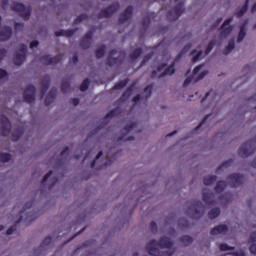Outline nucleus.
Masks as SVG:
<instances>
[{"label": "nucleus", "mask_w": 256, "mask_h": 256, "mask_svg": "<svg viewBox=\"0 0 256 256\" xmlns=\"http://www.w3.org/2000/svg\"><path fill=\"white\" fill-rule=\"evenodd\" d=\"M50 85H51V79L49 78V76H45L41 82V97H44V95L49 90Z\"/></svg>", "instance_id": "23"}, {"label": "nucleus", "mask_w": 256, "mask_h": 256, "mask_svg": "<svg viewBox=\"0 0 256 256\" xmlns=\"http://www.w3.org/2000/svg\"><path fill=\"white\" fill-rule=\"evenodd\" d=\"M19 51H20V55H27V45L21 44Z\"/></svg>", "instance_id": "57"}, {"label": "nucleus", "mask_w": 256, "mask_h": 256, "mask_svg": "<svg viewBox=\"0 0 256 256\" xmlns=\"http://www.w3.org/2000/svg\"><path fill=\"white\" fill-rule=\"evenodd\" d=\"M246 35H247V22H245L240 26V31L238 33V38H237L238 43H241V41L245 39Z\"/></svg>", "instance_id": "25"}, {"label": "nucleus", "mask_w": 256, "mask_h": 256, "mask_svg": "<svg viewBox=\"0 0 256 256\" xmlns=\"http://www.w3.org/2000/svg\"><path fill=\"white\" fill-rule=\"evenodd\" d=\"M219 215H221V209H219V208H212L208 212L209 219H217V217H219Z\"/></svg>", "instance_id": "32"}, {"label": "nucleus", "mask_w": 256, "mask_h": 256, "mask_svg": "<svg viewBox=\"0 0 256 256\" xmlns=\"http://www.w3.org/2000/svg\"><path fill=\"white\" fill-rule=\"evenodd\" d=\"M249 7V0L245 1V4L235 12V17H243L245 13H247V9Z\"/></svg>", "instance_id": "27"}, {"label": "nucleus", "mask_w": 256, "mask_h": 256, "mask_svg": "<svg viewBox=\"0 0 256 256\" xmlns=\"http://www.w3.org/2000/svg\"><path fill=\"white\" fill-rule=\"evenodd\" d=\"M190 55H192V63H197L201 55H203V51L193 50Z\"/></svg>", "instance_id": "38"}, {"label": "nucleus", "mask_w": 256, "mask_h": 256, "mask_svg": "<svg viewBox=\"0 0 256 256\" xmlns=\"http://www.w3.org/2000/svg\"><path fill=\"white\" fill-rule=\"evenodd\" d=\"M10 37H13V29L9 26H4L0 30V41H9Z\"/></svg>", "instance_id": "17"}, {"label": "nucleus", "mask_w": 256, "mask_h": 256, "mask_svg": "<svg viewBox=\"0 0 256 256\" xmlns=\"http://www.w3.org/2000/svg\"><path fill=\"white\" fill-rule=\"evenodd\" d=\"M69 89H71V82H69L68 80H63L61 83L62 93H67V91H69Z\"/></svg>", "instance_id": "39"}, {"label": "nucleus", "mask_w": 256, "mask_h": 256, "mask_svg": "<svg viewBox=\"0 0 256 256\" xmlns=\"http://www.w3.org/2000/svg\"><path fill=\"white\" fill-rule=\"evenodd\" d=\"M180 243L184 244L185 247H189L193 243V237L189 235H184L180 238Z\"/></svg>", "instance_id": "33"}, {"label": "nucleus", "mask_w": 256, "mask_h": 256, "mask_svg": "<svg viewBox=\"0 0 256 256\" xmlns=\"http://www.w3.org/2000/svg\"><path fill=\"white\" fill-rule=\"evenodd\" d=\"M26 57L27 56L25 54L16 53L13 60L14 65H17L18 67L21 66L22 63H25Z\"/></svg>", "instance_id": "26"}, {"label": "nucleus", "mask_w": 256, "mask_h": 256, "mask_svg": "<svg viewBox=\"0 0 256 256\" xmlns=\"http://www.w3.org/2000/svg\"><path fill=\"white\" fill-rule=\"evenodd\" d=\"M244 179V176L239 173L230 174L227 177L230 187H239L240 185H243Z\"/></svg>", "instance_id": "11"}, {"label": "nucleus", "mask_w": 256, "mask_h": 256, "mask_svg": "<svg viewBox=\"0 0 256 256\" xmlns=\"http://www.w3.org/2000/svg\"><path fill=\"white\" fill-rule=\"evenodd\" d=\"M133 16V6H128L123 13L119 15V23H126Z\"/></svg>", "instance_id": "16"}, {"label": "nucleus", "mask_w": 256, "mask_h": 256, "mask_svg": "<svg viewBox=\"0 0 256 256\" xmlns=\"http://www.w3.org/2000/svg\"><path fill=\"white\" fill-rule=\"evenodd\" d=\"M205 213V206L200 200L194 201L189 206L187 214L190 215L191 219H201Z\"/></svg>", "instance_id": "3"}, {"label": "nucleus", "mask_w": 256, "mask_h": 256, "mask_svg": "<svg viewBox=\"0 0 256 256\" xmlns=\"http://www.w3.org/2000/svg\"><path fill=\"white\" fill-rule=\"evenodd\" d=\"M250 253H252V255H256V244L255 243H252L250 245Z\"/></svg>", "instance_id": "61"}, {"label": "nucleus", "mask_w": 256, "mask_h": 256, "mask_svg": "<svg viewBox=\"0 0 256 256\" xmlns=\"http://www.w3.org/2000/svg\"><path fill=\"white\" fill-rule=\"evenodd\" d=\"M226 188H227V182L220 180L217 182L215 186V191L216 193H223Z\"/></svg>", "instance_id": "30"}, {"label": "nucleus", "mask_w": 256, "mask_h": 256, "mask_svg": "<svg viewBox=\"0 0 256 256\" xmlns=\"http://www.w3.org/2000/svg\"><path fill=\"white\" fill-rule=\"evenodd\" d=\"M189 49H191V44H187L186 46H184L182 51L179 52V54L176 56L174 62L170 66L167 67L166 63L160 64L156 70L152 71V74H151L152 79H155V77H158L159 79H161L162 77H165L166 75H174L175 63H177V61H179L181 59V57H183V55H185V53H187V51H189Z\"/></svg>", "instance_id": "1"}, {"label": "nucleus", "mask_w": 256, "mask_h": 256, "mask_svg": "<svg viewBox=\"0 0 256 256\" xmlns=\"http://www.w3.org/2000/svg\"><path fill=\"white\" fill-rule=\"evenodd\" d=\"M230 165H233V160H231V159H229V160L223 162V163L221 164V166H219V167L216 169L217 173H219V171H221V169H223V168H225V167H230Z\"/></svg>", "instance_id": "47"}, {"label": "nucleus", "mask_w": 256, "mask_h": 256, "mask_svg": "<svg viewBox=\"0 0 256 256\" xmlns=\"http://www.w3.org/2000/svg\"><path fill=\"white\" fill-rule=\"evenodd\" d=\"M202 201H204L206 205H215V194H213V192L204 190L202 193Z\"/></svg>", "instance_id": "18"}, {"label": "nucleus", "mask_w": 256, "mask_h": 256, "mask_svg": "<svg viewBox=\"0 0 256 256\" xmlns=\"http://www.w3.org/2000/svg\"><path fill=\"white\" fill-rule=\"evenodd\" d=\"M235 49V41L228 42V45L225 47L223 54L229 55Z\"/></svg>", "instance_id": "36"}, {"label": "nucleus", "mask_w": 256, "mask_h": 256, "mask_svg": "<svg viewBox=\"0 0 256 256\" xmlns=\"http://www.w3.org/2000/svg\"><path fill=\"white\" fill-rule=\"evenodd\" d=\"M76 31H77L76 29L60 30V31H56L55 35L56 37H73Z\"/></svg>", "instance_id": "24"}, {"label": "nucleus", "mask_w": 256, "mask_h": 256, "mask_svg": "<svg viewBox=\"0 0 256 256\" xmlns=\"http://www.w3.org/2000/svg\"><path fill=\"white\" fill-rule=\"evenodd\" d=\"M37 89L34 85L26 86L23 94V99L25 103H35V93Z\"/></svg>", "instance_id": "10"}, {"label": "nucleus", "mask_w": 256, "mask_h": 256, "mask_svg": "<svg viewBox=\"0 0 256 256\" xmlns=\"http://www.w3.org/2000/svg\"><path fill=\"white\" fill-rule=\"evenodd\" d=\"M209 117H211V115H206L203 120L201 121V123L195 128V131H199V129H201V127H203V125H205V123L207 122V119H209Z\"/></svg>", "instance_id": "53"}, {"label": "nucleus", "mask_w": 256, "mask_h": 256, "mask_svg": "<svg viewBox=\"0 0 256 256\" xmlns=\"http://www.w3.org/2000/svg\"><path fill=\"white\" fill-rule=\"evenodd\" d=\"M183 11H185L183 3H179L167 13V19L169 21H177V19H179V17H181L183 14Z\"/></svg>", "instance_id": "8"}, {"label": "nucleus", "mask_w": 256, "mask_h": 256, "mask_svg": "<svg viewBox=\"0 0 256 256\" xmlns=\"http://www.w3.org/2000/svg\"><path fill=\"white\" fill-rule=\"evenodd\" d=\"M53 175V171H49L42 179L41 185H45L47 181L49 180V177Z\"/></svg>", "instance_id": "55"}, {"label": "nucleus", "mask_w": 256, "mask_h": 256, "mask_svg": "<svg viewBox=\"0 0 256 256\" xmlns=\"http://www.w3.org/2000/svg\"><path fill=\"white\" fill-rule=\"evenodd\" d=\"M232 21H233V18L230 17L223 22L221 26V32H220L221 37H227L231 35V33L233 32V27H231Z\"/></svg>", "instance_id": "14"}, {"label": "nucleus", "mask_w": 256, "mask_h": 256, "mask_svg": "<svg viewBox=\"0 0 256 256\" xmlns=\"http://www.w3.org/2000/svg\"><path fill=\"white\" fill-rule=\"evenodd\" d=\"M63 59V55L58 54L56 56L51 57V55L47 54L40 58V61L44 63V65H57V63H61Z\"/></svg>", "instance_id": "12"}, {"label": "nucleus", "mask_w": 256, "mask_h": 256, "mask_svg": "<svg viewBox=\"0 0 256 256\" xmlns=\"http://www.w3.org/2000/svg\"><path fill=\"white\" fill-rule=\"evenodd\" d=\"M229 231V227L225 224H220L214 228L211 229L210 234L211 235H223V233H227Z\"/></svg>", "instance_id": "20"}, {"label": "nucleus", "mask_w": 256, "mask_h": 256, "mask_svg": "<svg viewBox=\"0 0 256 256\" xmlns=\"http://www.w3.org/2000/svg\"><path fill=\"white\" fill-rule=\"evenodd\" d=\"M202 68H203V65L196 66L193 70V75L194 76L197 75Z\"/></svg>", "instance_id": "63"}, {"label": "nucleus", "mask_w": 256, "mask_h": 256, "mask_svg": "<svg viewBox=\"0 0 256 256\" xmlns=\"http://www.w3.org/2000/svg\"><path fill=\"white\" fill-rule=\"evenodd\" d=\"M158 256H173V252L171 251H165V252H160Z\"/></svg>", "instance_id": "62"}, {"label": "nucleus", "mask_w": 256, "mask_h": 256, "mask_svg": "<svg viewBox=\"0 0 256 256\" xmlns=\"http://www.w3.org/2000/svg\"><path fill=\"white\" fill-rule=\"evenodd\" d=\"M87 19H89V16H87V14H80L74 20V25H79V23H82V21H87Z\"/></svg>", "instance_id": "40"}, {"label": "nucleus", "mask_w": 256, "mask_h": 256, "mask_svg": "<svg viewBox=\"0 0 256 256\" xmlns=\"http://www.w3.org/2000/svg\"><path fill=\"white\" fill-rule=\"evenodd\" d=\"M178 227H180L181 229L189 228V221H187V219H181L179 221Z\"/></svg>", "instance_id": "49"}, {"label": "nucleus", "mask_w": 256, "mask_h": 256, "mask_svg": "<svg viewBox=\"0 0 256 256\" xmlns=\"http://www.w3.org/2000/svg\"><path fill=\"white\" fill-rule=\"evenodd\" d=\"M51 243H53V238H51V236L44 238L40 245V249H49L51 247Z\"/></svg>", "instance_id": "31"}, {"label": "nucleus", "mask_w": 256, "mask_h": 256, "mask_svg": "<svg viewBox=\"0 0 256 256\" xmlns=\"http://www.w3.org/2000/svg\"><path fill=\"white\" fill-rule=\"evenodd\" d=\"M113 55H117V50L112 49L109 52L106 59V65H108V67H115V65H121V63H123V60H121V58H114Z\"/></svg>", "instance_id": "13"}, {"label": "nucleus", "mask_w": 256, "mask_h": 256, "mask_svg": "<svg viewBox=\"0 0 256 256\" xmlns=\"http://www.w3.org/2000/svg\"><path fill=\"white\" fill-rule=\"evenodd\" d=\"M106 49H107V46L105 45L100 46V48L95 51L96 58L102 59V57L105 56Z\"/></svg>", "instance_id": "35"}, {"label": "nucleus", "mask_w": 256, "mask_h": 256, "mask_svg": "<svg viewBox=\"0 0 256 256\" xmlns=\"http://www.w3.org/2000/svg\"><path fill=\"white\" fill-rule=\"evenodd\" d=\"M173 247V241H171L167 237L160 238L159 241L151 240L146 245V251L149 255L159 256V248L160 249H171Z\"/></svg>", "instance_id": "2"}, {"label": "nucleus", "mask_w": 256, "mask_h": 256, "mask_svg": "<svg viewBox=\"0 0 256 256\" xmlns=\"http://www.w3.org/2000/svg\"><path fill=\"white\" fill-rule=\"evenodd\" d=\"M228 255H233V256H245V251L240 250V251L228 253Z\"/></svg>", "instance_id": "58"}, {"label": "nucleus", "mask_w": 256, "mask_h": 256, "mask_svg": "<svg viewBox=\"0 0 256 256\" xmlns=\"http://www.w3.org/2000/svg\"><path fill=\"white\" fill-rule=\"evenodd\" d=\"M129 83V78H126L124 80L119 81L113 86L114 91H119L120 89H124V87H127V84Z\"/></svg>", "instance_id": "29"}, {"label": "nucleus", "mask_w": 256, "mask_h": 256, "mask_svg": "<svg viewBox=\"0 0 256 256\" xmlns=\"http://www.w3.org/2000/svg\"><path fill=\"white\" fill-rule=\"evenodd\" d=\"M17 231V225H13L10 228L7 229L6 235H13Z\"/></svg>", "instance_id": "56"}, {"label": "nucleus", "mask_w": 256, "mask_h": 256, "mask_svg": "<svg viewBox=\"0 0 256 256\" xmlns=\"http://www.w3.org/2000/svg\"><path fill=\"white\" fill-rule=\"evenodd\" d=\"M137 127V123L136 122H131L129 124H127L124 127V131L125 133H130L131 131H133V129H135Z\"/></svg>", "instance_id": "43"}, {"label": "nucleus", "mask_w": 256, "mask_h": 256, "mask_svg": "<svg viewBox=\"0 0 256 256\" xmlns=\"http://www.w3.org/2000/svg\"><path fill=\"white\" fill-rule=\"evenodd\" d=\"M220 251H235V247L227 245V243H222L219 246Z\"/></svg>", "instance_id": "46"}, {"label": "nucleus", "mask_w": 256, "mask_h": 256, "mask_svg": "<svg viewBox=\"0 0 256 256\" xmlns=\"http://www.w3.org/2000/svg\"><path fill=\"white\" fill-rule=\"evenodd\" d=\"M11 159V154L9 153H0V162L1 163H9Z\"/></svg>", "instance_id": "42"}, {"label": "nucleus", "mask_w": 256, "mask_h": 256, "mask_svg": "<svg viewBox=\"0 0 256 256\" xmlns=\"http://www.w3.org/2000/svg\"><path fill=\"white\" fill-rule=\"evenodd\" d=\"M121 6L119 5V2H114L113 4L109 5L108 7L101 10L98 14L99 19L105 17H111L114 13H117L119 11V8Z\"/></svg>", "instance_id": "7"}, {"label": "nucleus", "mask_w": 256, "mask_h": 256, "mask_svg": "<svg viewBox=\"0 0 256 256\" xmlns=\"http://www.w3.org/2000/svg\"><path fill=\"white\" fill-rule=\"evenodd\" d=\"M91 41H93V31H88L80 41L81 49H89L91 47Z\"/></svg>", "instance_id": "15"}, {"label": "nucleus", "mask_w": 256, "mask_h": 256, "mask_svg": "<svg viewBox=\"0 0 256 256\" xmlns=\"http://www.w3.org/2000/svg\"><path fill=\"white\" fill-rule=\"evenodd\" d=\"M151 93H153V85H148L144 88V95L146 99H149L151 97Z\"/></svg>", "instance_id": "44"}, {"label": "nucleus", "mask_w": 256, "mask_h": 256, "mask_svg": "<svg viewBox=\"0 0 256 256\" xmlns=\"http://www.w3.org/2000/svg\"><path fill=\"white\" fill-rule=\"evenodd\" d=\"M91 84V81L89 78H86L83 80L82 84L80 85V91L85 92L87 89H89V85Z\"/></svg>", "instance_id": "41"}, {"label": "nucleus", "mask_w": 256, "mask_h": 256, "mask_svg": "<svg viewBox=\"0 0 256 256\" xmlns=\"http://www.w3.org/2000/svg\"><path fill=\"white\" fill-rule=\"evenodd\" d=\"M141 55H143V48L138 47L129 55V58L132 61H135L136 59H139V57H141Z\"/></svg>", "instance_id": "28"}, {"label": "nucleus", "mask_w": 256, "mask_h": 256, "mask_svg": "<svg viewBox=\"0 0 256 256\" xmlns=\"http://www.w3.org/2000/svg\"><path fill=\"white\" fill-rule=\"evenodd\" d=\"M215 181H217V176H215V175H210L203 179L204 185H207V186L213 185V183H215Z\"/></svg>", "instance_id": "37"}, {"label": "nucleus", "mask_w": 256, "mask_h": 256, "mask_svg": "<svg viewBox=\"0 0 256 256\" xmlns=\"http://www.w3.org/2000/svg\"><path fill=\"white\" fill-rule=\"evenodd\" d=\"M141 23L144 29H149V25H151V16L144 17Z\"/></svg>", "instance_id": "45"}, {"label": "nucleus", "mask_w": 256, "mask_h": 256, "mask_svg": "<svg viewBox=\"0 0 256 256\" xmlns=\"http://www.w3.org/2000/svg\"><path fill=\"white\" fill-rule=\"evenodd\" d=\"M213 47H215V40H212L209 42V44L206 47L205 54L209 55V53H211V51H213Z\"/></svg>", "instance_id": "50"}, {"label": "nucleus", "mask_w": 256, "mask_h": 256, "mask_svg": "<svg viewBox=\"0 0 256 256\" xmlns=\"http://www.w3.org/2000/svg\"><path fill=\"white\" fill-rule=\"evenodd\" d=\"M101 157H103V151L98 152L95 159L91 162V164H90L91 169H93L95 167V164L97 163V160Z\"/></svg>", "instance_id": "51"}, {"label": "nucleus", "mask_w": 256, "mask_h": 256, "mask_svg": "<svg viewBox=\"0 0 256 256\" xmlns=\"http://www.w3.org/2000/svg\"><path fill=\"white\" fill-rule=\"evenodd\" d=\"M23 27H24L23 23L16 22L14 24V31H16V33H19V31H23Z\"/></svg>", "instance_id": "52"}, {"label": "nucleus", "mask_w": 256, "mask_h": 256, "mask_svg": "<svg viewBox=\"0 0 256 256\" xmlns=\"http://www.w3.org/2000/svg\"><path fill=\"white\" fill-rule=\"evenodd\" d=\"M22 135H23L22 130H16V132H14L13 135H12V140L13 141H19V139H21Z\"/></svg>", "instance_id": "48"}, {"label": "nucleus", "mask_w": 256, "mask_h": 256, "mask_svg": "<svg viewBox=\"0 0 256 256\" xmlns=\"http://www.w3.org/2000/svg\"><path fill=\"white\" fill-rule=\"evenodd\" d=\"M7 55V50L5 49H0V61H3Z\"/></svg>", "instance_id": "59"}, {"label": "nucleus", "mask_w": 256, "mask_h": 256, "mask_svg": "<svg viewBox=\"0 0 256 256\" xmlns=\"http://www.w3.org/2000/svg\"><path fill=\"white\" fill-rule=\"evenodd\" d=\"M11 9L16 13H19L20 17H22L24 21H29L31 17V8L25 7L23 3L15 2Z\"/></svg>", "instance_id": "6"}, {"label": "nucleus", "mask_w": 256, "mask_h": 256, "mask_svg": "<svg viewBox=\"0 0 256 256\" xmlns=\"http://www.w3.org/2000/svg\"><path fill=\"white\" fill-rule=\"evenodd\" d=\"M33 203L34 201L31 200L24 205L23 210L20 212V218L16 221V225L21 223V221H23V215H22L23 213H27L26 217L24 218L25 223H27V221L28 223H33V221L37 219L38 217L37 213L28 211L29 209H31V207H33Z\"/></svg>", "instance_id": "5"}, {"label": "nucleus", "mask_w": 256, "mask_h": 256, "mask_svg": "<svg viewBox=\"0 0 256 256\" xmlns=\"http://www.w3.org/2000/svg\"><path fill=\"white\" fill-rule=\"evenodd\" d=\"M153 58V53H148L144 56L142 62H141V66L145 65V63H147V61H149L150 59Z\"/></svg>", "instance_id": "54"}, {"label": "nucleus", "mask_w": 256, "mask_h": 256, "mask_svg": "<svg viewBox=\"0 0 256 256\" xmlns=\"http://www.w3.org/2000/svg\"><path fill=\"white\" fill-rule=\"evenodd\" d=\"M7 75V71L0 68V79H4V77H7Z\"/></svg>", "instance_id": "64"}, {"label": "nucleus", "mask_w": 256, "mask_h": 256, "mask_svg": "<svg viewBox=\"0 0 256 256\" xmlns=\"http://www.w3.org/2000/svg\"><path fill=\"white\" fill-rule=\"evenodd\" d=\"M249 243H256V232H252V233L250 234Z\"/></svg>", "instance_id": "60"}, {"label": "nucleus", "mask_w": 256, "mask_h": 256, "mask_svg": "<svg viewBox=\"0 0 256 256\" xmlns=\"http://www.w3.org/2000/svg\"><path fill=\"white\" fill-rule=\"evenodd\" d=\"M0 135L3 137H8V135L11 133V122L9 121V118L5 115L0 116Z\"/></svg>", "instance_id": "9"}, {"label": "nucleus", "mask_w": 256, "mask_h": 256, "mask_svg": "<svg viewBox=\"0 0 256 256\" xmlns=\"http://www.w3.org/2000/svg\"><path fill=\"white\" fill-rule=\"evenodd\" d=\"M137 86V82H133L122 94L121 96V101H127L128 98L131 97V95H133V90L135 89V87Z\"/></svg>", "instance_id": "21"}, {"label": "nucleus", "mask_w": 256, "mask_h": 256, "mask_svg": "<svg viewBox=\"0 0 256 256\" xmlns=\"http://www.w3.org/2000/svg\"><path fill=\"white\" fill-rule=\"evenodd\" d=\"M55 97H57V89L52 88L44 100L46 107H49L55 101Z\"/></svg>", "instance_id": "22"}, {"label": "nucleus", "mask_w": 256, "mask_h": 256, "mask_svg": "<svg viewBox=\"0 0 256 256\" xmlns=\"http://www.w3.org/2000/svg\"><path fill=\"white\" fill-rule=\"evenodd\" d=\"M256 151V137L246 141L238 150L240 157H249Z\"/></svg>", "instance_id": "4"}, {"label": "nucleus", "mask_w": 256, "mask_h": 256, "mask_svg": "<svg viewBox=\"0 0 256 256\" xmlns=\"http://www.w3.org/2000/svg\"><path fill=\"white\" fill-rule=\"evenodd\" d=\"M207 73V71L201 72L196 79L194 76L186 78L183 83V87H188L189 85H191V83H197L198 81H201V79H204Z\"/></svg>", "instance_id": "19"}, {"label": "nucleus", "mask_w": 256, "mask_h": 256, "mask_svg": "<svg viewBox=\"0 0 256 256\" xmlns=\"http://www.w3.org/2000/svg\"><path fill=\"white\" fill-rule=\"evenodd\" d=\"M119 113H121V109L120 108H115V109L111 110L110 112H108L106 114V116L104 117V119L105 120L113 119V117H117V115H119Z\"/></svg>", "instance_id": "34"}]
</instances>
